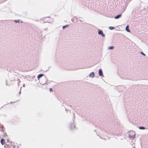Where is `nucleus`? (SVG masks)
Masks as SVG:
<instances>
[{
  "instance_id": "f257e3e1",
  "label": "nucleus",
  "mask_w": 148,
  "mask_h": 148,
  "mask_svg": "<svg viewBox=\"0 0 148 148\" xmlns=\"http://www.w3.org/2000/svg\"><path fill=\"white\" fill-rule=\"evenodd\" d=\"M98 34L99 35H101L103 37H105V35L103 34V31L101 30H100L98 32Z\"/></svg>"
},
{
  "instance_id": "f03ea898",
  "label": "nucleus",
  "mask_w": 148,
  "mask_h": 148,
  "mask_svg": "<svg viewBox=\"0 0 148 148\" xmlns=\"http://www.w3.org/2000/svg\"><path fill=\"white\" fill-rule=\"evenodd\" d=\"M99 75L100 76H102L103 75V72L102 70L101 69H100L99 70Z\"/></svg>"
},
{
  "instance_id": "7ed1b4c3",
  "label": "nucleus",
  "mask_w": 148,
  "mask_h": 148,
  "mask_svg": "<svg viewBox=\"0 0 148 148\" xmlns=\"http://www.w3.org/2000/svg\"><path fill=\"white\" fill-rule=\"evenodd\" d=\"M89 76L90 77H93L94 76V72L91 73L89 75Z\"/></svg>"
},
{
  "instance_id": "20e7f679",
  "label": "nucleus",
  "mask_w": 148,
  "mask_h": 148,
  "mask_svg": "<svg viewBox=\"0 0 148 148\" xmlns=\"http://www.w3.org/2000/svg\"><path fill=\"white\" fill-rule=\"evenodd\" d=\"M70 125V127L71 129H72L75 127V126L73 123H71Z\"/></svg>"
},
{
  "instance_id": "39448f33",
  "label": "nucleus",
  "mask_w": 148,
  "mask_h": 148,
  "mask_svg": "<svg viewBox=\"0 0 148 148\" xmlns=\"http://www.w3.org/2000/svg\"><path fill=\"white\" fill-rule=\"evenodd\" d=\"M121 14H119L115 16L114 17V18L115 19H118L121 17Z\"/></svg>"
},
{
  "instance_id": "423d86ee",
  "label": "nucleus",
  "mask_w": 148,
  "mask_h": 148,
  "mask_svg": "<svg viewBox=\"0 0 148 148\" xmlns=\"http://www.w3.org/2000/svg\"><path fill=\"white\" fill-rule=\"evenodd\" d=\"M44 75L43 74H41L38 75L37 76V78L38 79H39V78H41V77L43 76Z\"/></svg>"
},
{
  "instance_id": "0eeeda50",
  "label": "nucleus",
  "mask_w": 148,
  "mask_h": 148,
  "mask_svg": "<svg viewBox=\"0 0 148 148\" xmlns=\"http://www.w3.org/2000/svg\"><path fill=\"white\" fill-rule=\"evenodd\" d=\"M125 30L128 32H130V31L129 29V26L128 25H127L126 26V28H125Z\"/></svg>"
},
{
  "instance_id": "6e6552de",
  "label": "nucleus",
  "mask_w": 148,
  "mask_h": 148,
  "mask_svg": "<svg viewBox=\"0 0 148 148\" xmlns=\"http://www.w3.org/2000/svg\"><path fill=\"white\" fill-rule=\"evenodd\" d=\"M4 130L3 127L2 125H0V130L1 131H3Z\"/></svg>"
},
{
  "instance_id": "1a4fd4ad",
  "label": "nucleus",
  "mask_w": 148,
  "mask_h": 148,
  "mask_svg": "<svg viewBox=\"0 0 148 148\" xmlns=\"http://www.w3.org/2000/svg\"><path fill=\"white\" fill-rule=\"evenodd\" d=\"M1 143L2 145H3L4 144V140L3 139H1Z\"/></svg>"
},
{
  "instance_id": "9d476101",
  "label": "nucleus",
  "mask_w": 148,
  "mask_h": 148,
  "mask_svg": "<svg viewBox=\"0 0 148 148\" xmlns=\"http://www.w3.org/2000/svg\"><path fill=\"white\" fill-rule=\"evenodd\" d=\"M114 46H111L109 47L108 48V49H113L114 48Z\"/></svg>"
},
{
  "instance_id": "9b49d317",
  "label": "nucleus",
  "mask_w": 148,
  "mask_h": 148,
  "mask_svg": "<svg viewBox=\"0 0 148 148\" xmlns=\"http://www.w3.org/2000/svg\"><path fill=\"white\" fill-rule=\"evenodd\" d=\"M139 128L141 130H145V127L143 126H140L139 127Z\"/></svg>"
},
{
  "instance_id": "f8f14e48",
  "label": "nucleus",
  "mask_w": 148,
  "mask_h": 148,
  "mask_svg": "<svg viewBox=\"0 0 148 148\" xmlns=\"http://www.w3.org/2000/svg\"><path fill=\"white\" fill-rule=\"evenodd\" d=\"M109 29L110 30H112L114 29V28L113 27L110 26L109 27Z\"/></svg>"
},
{
  "instance_id": "ddd939ff",
  "label": "nucleus",
  "mask_w": 148,
  "mask_h": 148,
  "mask_svg": "<svg viewBox=\"0 0 148 148\" xmlns=\"http://www.w3.org/2000/svg\"><path fill=\"white\" fill-rule=\"evenodd\" d=\"M68 26V25H65V26H63L62 27V28H63V29H64L66 27H67Z\"/></svg>"
},
{
  "instance_id": "4468645a",
  "label": "nucleus",
  "mask_w": 148,
  "mask_h": 148,
  "mask_svg": "<svg viewBox=\"0 0 148 148\" xmlns=\"http://www.w3.org/2000/svg\"><path fill=\"white\" fill-rule=\"evenodd\" d=\"M129 137H130V138H134L135 137V136H129Z\"/></svg>"
},
{
  "instance_id": "2eb2a0df",
  "label": "nucleus",
  "mask_w": 148,
  "mask_h": 148,
  "mask_svg": "<svg viewBox=\"0 0 148 148\" xmlns=\"http://www.w3.org/2000/svg\"><path fill=\"white\" fill-rule=\"evenodd\" d=\"M14 22L15 23H19V22H20V20H15L14 21Z\"/></svg>"
},
{
  "instance_id": "dca6fc26",
  "label": "nucleus",
  "mask_w": 148,
  "mask_h": 148,
  "mask_svg": "<svg viewBox=\"0 0 148 148\" xmlns=\"http://www.w3.org/2000/svg\"><path fill=\"white\" fill-rule=\"evenodd\" d=\"M140 53L143 55L145 56V55L143 52H140Z\"/></svg>"
},
{
  "instance_id": "f3484780",
  "label": "nucleus",
  "mask_w": 148,
  "mask_h": 148,
  "mask_svg": "<svg viewBox=\"0 0 148 148\" xmlns=\"http://www.w3.org/2000/svg\"><path fill=\"white\" fill-rule=\"evenodd\" d=\"M49 91L50 92L52 91H53V89L52 88H50V89H49Z\"/></svg>"
},
{
  "instance_id": "a211bd4d",
  "label": "nucleus",
  "mask_w": 148,
  "mask_h": 148,
  "mask_svg": "<svg viewBox=\"0 0 148 148\" xmlns=\"http://www.w3.org/2000/svg\"><path fill=\"white\" fill-rule=\"evenodd\" d=\"M69 70H70V71H74L75 70L74 69H69Z\"/></svg>"
},
{
  "instance_id": "6ab92c4d",
  "label": "nucleus",
  "mask_w": 148,
  "mask_h": 148,
  "mask_svg": "<svg viewBox=\"0 0 148 148\" xmlns=\"http://www.w3.org/2000/svg\"><path fill=\"white\" fill-rule=\"evenodd\" d=\"M15 146H14V145L13 146V148H15Z\"/></svg>"
},
{
  "instance_id": "aec40b11",
  "label": "nucleus",
  "mask_w": 148,
  "mask_h": 148,
  "mask_svg": "<svg viewBox=\"0 0 148 148\" xmlns=\"http://www.w3.org/2000/svg\"><path fill=\"white\" fill-rule=\"evenodd\" d=\"M47 28H46V29H45V30H47Z\"/></svg>"
},
{
  "instance_id": "412c9836",
  "label": "nucleus",
  "mask_w": 148,
  "mask_h": 148,
  "mask_svg": "<svg viewBox=\"0 0 148 148\" xmlns=\"http://www.w3.org/2000/svg\"><path fill=\"white\" fill-rule=\"evenodd\" d=\"M21 93V90H20V92H19V94H20Z\"/></svg>"
}]
</instances>
